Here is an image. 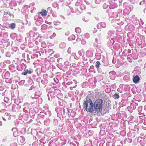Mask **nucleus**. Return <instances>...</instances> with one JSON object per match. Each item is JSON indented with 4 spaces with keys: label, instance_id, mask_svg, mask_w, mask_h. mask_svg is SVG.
<instances>
[{
    "label": "nucleus",
    "instance_id": "obj_9",
    "mask_svg": "<svg viewBox=\"0 0 146 146\" xmlns=\"http://www.w3.org/2000/svg\"><path fill=\"white\" fill-rule=\"evenodd\" d=\"M85 36L87 37V38H88L89 37V34L88 33H86L85 34Z\"/></svg>",
    "mask_w": 146,
    "mask_h": 146
},
{
    "label": "nucleus",
    "instance_id": "obj_6",
    "mask_svg": "<svg viewBox=\"0 0 146 146\" xmlns=\"http://www.w3.org/2000/svg\"><path fill=\"white\" fill-rule=\"evenodd\" d=\"M100 65V62L98 61H97L96 62V65L95 66L96 68H99V66Z\"/></svg>",
    "mask_w": 146,
    "mask_h": 146
},
{
    "label": "nucleus",
    "instance_id": "obj_8",
    "mask_svg": "<svg viewBox=\"0 0 146 146\" xmlns=\"http://www.w3.org/2000/svg\"><path fill=\"white\" fill-rule=\"evenodd\" d=\"M113 96L115 97V98L118 99L119 98V96L116 93H115L114 94Z\"/></svg>",
    "mask_w": 146,
    "mask_h": 146
},
{
    "label": "nucleus",
    "instance_id": "obj_12",
    "mask_svg": "<svg viewBox=\"0 0 146 146\" xmlns=\"http://www.w3.org/2000/svg\"><path fill=\"white\" fill-rule=\"evenodd\" d=\"M32 42H31L30 43H29V44H32Z\"/></svg>",
    "mask_w": 146,
    "mask_h": 146
},
{
    "label": "nucleus",
    "instance_id": "obj_11",
    "mask_svg": "<svg viewBox=\"0 0 146 146\" xmlns=\"http://www.w3.org/2000/svg\"><path fill=\"white\" fill-rule=\"evenodd\" d=\"M56 35L55 33H53V35Z\"/></svg>",
    "mask_w": 146,
    "mask_h": 146
},
{
    "label": "nucleus",
    "instance_id": "obj_2",
    "mask_svg": "<svg viewBox=\"0 0 146 146\" xmlns=\"http://www.w3.org/2000/svg\"><path fill=\"white\" fill-rule=\"evenodd\" d=\"M103 101L100 99H97L94 103L93 106L94 108L97 111L101 112L103 108Z\"/></svg>",
    "mask_w": 146,
    "mask_h": 146
},
{
    "label": "nucleus",
    "instance_id": "obj_7",
    "mask_svg": "<svg viewBox=\"0 0 146 146\" xmlns=\"http://www.w3.org/2000/svg\"><path fill=\"white\" fill-rule=\"evenodd\" d=\"M28 72L29 70L27 69L25 71V72H23L22 74L24 75H26L27 73H28Z\"/></svg>",
    "mask_w": 146,
    "mask_h": 146
},
{
    "label": "nucleus",
    "instance_id": "obj_3",
    "mask_svg": "<svg viewBox=\"0 0 146 146\" xmlns=\"http://www.w3.org/2000/svg\"><path fill=\"white\" fill-rule=\"evenodd\" d=\"M133 82L134 83H137L140 80V78L138 75H136L133 79Z\"/></svg>",
    "mask_w": 146,
    "mask_h": 146
},
{
    "label": "nucleus",
    "instance_id": "obj_10",
    "mask_svg": "<svg viewBox=\"0 0 146 146\" xmlns=\"http://www.w3.org/2000/svg\"><path fill=\"white\" fill-rule=\"evenodd\" d=\"M32 73V72L31 70H29H29L28 74H31Z\"/></svg>",
    "mask_w": 146,
    "mask_h": 146
},
{
    "label": "nucleus",
    "instance_id": "obj_4",
    "mask_svg": "<svg viewBox=\"0 0 146 146\" xmlns=\"http://www.w3.org/2000/svg\"><path fill=\"white\" fill-rule=\"evenodd\" d=\"M40 13L41 14L42 16L44 17L46 16L47 15V12L46 10L42 9Z\"/></svg>",
    "mask_w": 146,
    "mask_h": 146
},
{
    "label": "nucleus",
    "instance_id": "obj_5",
    "mask_svg": "<svg viewBox=\"0 0 146 146\" xmlns=\"http://www.w3.org/2000/svg\"><path fill=\"white\" fill-rule=\"evenodd\" d=\"M16 27V24L15 23H13L10 25L9 27L11 29H13L15 28Z\"/></svg>",
    "mask_w": 146,
    "mask_h": 146
},
{
    "label": "nucleus",
    "instance_id": "obj_1",
    "mask_svg": "<svg viewBox=\"0 0 146 146\" xmlns=\"http://www.w3.org/2000/svg\"><path fill=\"white\" fill-rule=\"evenodd\" d=\"M83 106L87 112L92 113L94 111L93 107V103L91 100L86 99V100L83 103Z\"/></svg>",
    "mask_w": 146,
    "mask_h": 146
}]
</instances>
